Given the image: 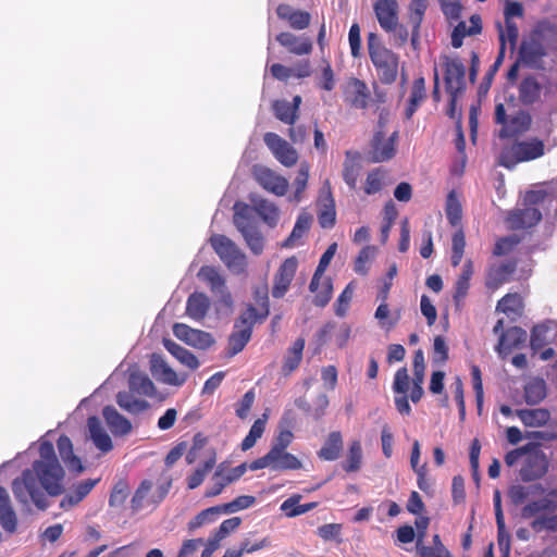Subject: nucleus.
<instances>
[{"mask_svg": "<svg viewBox=\"0 0 557 557\" xmlns=\"http://www.w3.org/2000/svg\"><path fill=\"white\" fill-rule=\"evenodd\" d=\"M39 460H35L32 469H25L22 475L12 482V491L17 502H33L39 509H46L44 488L49 495L58 496L63 492L64 470L55 455L54 446L49 441L39 445Z\"/></svg>", "mask_w": 557, "mask_h": 557, "instance_id": "1", "label": "nucleus"}, {"mask_svg": "<svg viewBox=\"0 0 557 557\" xmlns=\"http://www.w3.org/2000/svg\"><path fill=\"white\" fill-rule=\"evenodd\" d=\"M367 45L370 60L380 82L385 85L395 83L399 69V55L382 45L374 33L368 35Z\"/></svg>", "mask_w": 557, "mask_h": 557, "instance_id": "2", "label": "nucleus"}, {"mask_svg": "<svg viewBox=\"0 0 557 557\" xmlns=\"http://www.w3.org/2000/svg\"><path fill=\"white\" fill-rule=\"evenodd\" d=\"M545 154V144L537 137L516 140L505 146L499 154V164L512 170L517 164L536 160Z\"/></svg>", "mask_w": 557, "mask_h": 557, "instance_id": "3", "label": "nucleus"}, {"mask_svg": "<svg viewBox=\"0 0 557 557\" xmlns=\"http://www.w3.org/2000/svg\"><path fill=\"white\" fill-rule=\"evenodd\" d=\"M446 218L449 224L458 227L451 237L450 263L454 268L458 267L463 258L466 249V235L461 227L462 207L455 191H450L446 199Z\"/></svg>", "mask_w": 557, "mask_h": 557, "instance_id": "4", "label": "nucleus"}, {"mask_svg": "<svg viewBox=\"0 0 557 557\" xmlns=\"http://www.w3.org/2000/svg\"><path fill=\"white\" fill-rule=\"evenodd\" d=\"M234 224L242 233L247 246L255 255H259L263 250L264 240L260 231L256 225L252 214V209L249 205L244 202H236L234 205Z\"/></svg>", "mask_w": 557, "mask_h": 557, "instance_id": "5", "label": "nucleus"}, {"mask_svg": "<svg viewBox=\"0 0 557 557\" xmlns=\"http://www.w3.org/2000/svg\"><path fill=\"white\" fill-rule=\"evenodd\" d=\"M210 244L224 264L235 273H243L246 269V256L236 244L225 235L214 234L210 237Z\"/></svg>", "mask_w": 557, "mask_h": 557, "instance_id": "6", "label": "nucleus"}, {"mask_svg": "<svg viewBox=\"0 0 557 557\" xmlns=\"http://www.w3.org/2000/svg\"><path fill=\"white\" fill-rule=\"evenodd\" d=\"M518 91L519 100L524 106H532L536 103L541 98L542 91H544V96L546 98H550L554 101L557 100V83L548 81L544 86H542L532 75L523 77L519 84Z\"/></svg>", "mask_w": 557, "mask_h": 557, "instance_id": "7", "label": "nucleus"}, {"mask_svg": "<svg viewBox=\"0 0 557 557\" xmlns=\"http://www.w3.org/2000/svg\"><path fill=\"white\" fill-rule=\"evenodd\" d=\"M251 313H242L234 323L232 333L227 338V356L234 357L239 354L252 336L253 325L259 323L250 317Z\"/></svg>", "mask_w": 557, "mask_h": 557, "instance_id": "8", "label": "nucleus"}, {"mask_svg": "<svg viewBox=\"0 0 557 557\" xmlns=\"http://www.w3.org/2000/svg\"><path fill=\"white\" fill-rule=\"evenodd\" d=\"M445 89L451 96L453 104L457 102L458 96L466 88V67L458 59H446L444 64Z\"/></svg>", "mask_w": 557, "mask_h": 557, "instance_id": "9", "label": "nucleus"}, {"mask_svg": "<svg viewBox=\"0 0 557 557\" xmlns=\"http://www.w3.org/2000/svg\"><path fill=\"white\" fill-rule=\"evenodd\" d=\"M263 141L275 159L284 166L290 168L297 163L299 158L297 150L276 133H265Z\"/></svg>", "mask_w": 557, "mask_h": 557, "instance_id": "10", "label": "nucleus"}, {"mask_svg": "<svg viewBox=\"0 0 557 557\" xmlns=\"http://www.w3.org/2000/svg\"><path fill=\"white\" fill-rule=\"evenodd\" d=\"M252 174L256 182L264 190L278 197H282L287 193L288 181L275 171L263 165H255Z\"/></svg>", "mask_w": 557, "mask_h": 557, "instance_id": "11", "label": "nucleus"}, {"mask_svg": "<svg viewBox=\"0 0 557 557\" xmlns=\"http://www.w3.org/2000/svg\"><path fill=\"white\" fill-rule=\"evenodd\" d=\"M516 270L517 262L515 260L488 263L485 273V287L491 292L497 290L510 281Z\"/></svg>", "mask_w": 557, "mask_h": 557, "instance_id": "12", "label": "nucleus"}, {"mask_svg": "<svg viewBox=\"0 0 557 557\" xmlns=\"http://www.w3.org/2000/svg\"><path fill=\"white\" fill-rule=\"evenodd\" d=\"M398 132L395 131L388 138H385L383 131H377L371 140L370 160L374 163L386 162L396 154V139Z\"/></svg>", "mask_w": 557, "mask_h": 557, "instance_id": "13", "label": "nucleus"}, {"mask_svg": "<svg viewBox=\"0 0 557 557\" xmlns=\"http://www.w3.org/2000/svg\"><path fill=\"white\" fill-rule=\"evenodd\" d=\"M548 471V460L544 451L537 448L527 454L525 460L521 467L520 475L524 482L534 481L544 476Z\"/></svg>", "mask_w": 557, "mask_h": 557, "instance_id": "14", "label": "nucleus"}, {"mask_svg": "<svg viewBox=\"0 0 557 557\" xmlns=\"http://www.w3.org/2000/svg\"><path fill=\"white\" fill-rule=\"evenodd\" d=\"M173 334L180 341L197 349H208L215 343L210 333L193 329L185 323H175L173 325Z\"/></svg>", "mask_w": 557, "mask_h": 557, "instance_id": "15", "label": "nucleus"}, {"mask_svg": "<svg viewBox=\"0 0 557 557\" xmlns=\"http://www.w3.org/2000/svg\"><path fill=\"white\" fill-rule=\"evenodd\" d=\"M247 471V463L226 469L225 462L220 463L212 476V487L206 493L207 496L213 497L222 493L225 486L242 478Z\"/></svg>", "mask_w": 557, "mask_h": 557, "instance_id": "16", "label": "nucleus"}, {"mask_svg": "<svg viewBox=\"0 0 557 557\" xmlns=\"http://www.w3.org/2000/svg\"><path fill=\"white\" fill-rule=\"evenodd\" d=\"M150 372L152 376L164 384L181 386L186 382V375L180 376L159 354L150 356Z\"/></svg>", "mask_w": 557, "mask_h": 557, "instance_id": "17", "label": "nucleus"}, {"mask_svg": "<svg viewBox=\"0 0 557 557\" xmlns=\"http://www.w3.org/2000/svg\"><path fill=\"white\" fill-rule=\"evenodd\" d=\"M370 96V90L363 81L357 77L348 79L346 88L344 89V98L350 107L356 109H367Z\"/></svg>", "mask_w": 557, "mask_h": 557, "instance_id": "18", "label": "nucleus"}, {"mask_svg": "<svg viewBox=\"0 0 557 557\" xmlns=\"http://www.w3.org/2000/svg\"><path fill=\"white\" fill-rule=\"evenodd\" d=\"M297 265L298 262L295 257L285 259L280 265L274 276V284L272 287V296L274 298H282L286 294L295 276Z\"/></svg>", "mask_w": 557, "mask_h": 557, "instance_id": "19", "label": "nucleus"}, {"mask_svg": "<svg viewBox=\"0 0 557 557\" xmlns=\"http://www.w3.org/2000/svg\"><path fill=\"white\" fill-rule=\"evenodd\" d=\"M373 11L381 28L385 33H391L398 21L397 0H376L373 3Z\"/></svg>", "mask_w": 557, "mask_h": 557, "instance_id": "20", "label": "nucleus"}, {"mask_svg": "<svg viewBox=\"0 0 557 557\" xmlns=\"http://www.w3.org/2000/svg\"><path fill=\"white\" fill-rule=\"evenodd\" d=\"M276 15L295 30H304L308 28L311 22V14L309 12L295 9L287 3H281L277 5Z\"/></svg>", "mask_w": 557, "mask_h": 557, "instance_id": "21", "label": "nucleus"}, {"mask_svg": "<svg viewBox=\"0 0 557 557\" xmlns=\"http://www.w3.org/2000/svg\"><path fill=\"white\" fill-rule=\"evenodd\" d=\"M275 40L287 51L295 55H308L312 52V41L307 36H297L290 32H282Z\"/></svg>", "mask_w": 557, "mask_h": 557, "instance_id": "22", "label": "nucleus"}, {"mask_svg": "<svg viewBox=\"0 0 557 557\" xmlns=\"http://www.w3.org/2000/svg\"><path fill=\"white\" fill-rule=\"evenodd\" d=\"M253 300L256 306L249 304L243 313H251L255 321L262 323L270 313L269 288L267 283H262L253 288Z\"/></svg>", "mask_w": 557, "mask_h": 557, "instance_id": "23", "label": "nucleus"}, {"mask_svg": "<svg viewBox=\"0 0 557 557\" xmlns=\"http://www.w3.org/2000/svg\"><path fill=\"white\" fill-rule=\"evenodd\" d=\"M542 220V213L536 207L517 209L509 213L507 219L512 230H523L535 226Z\"/></svg>", "mask_w": 557, "mask_h": 557, "instance_id": "24", "label": "nucleus"}, {"mask_svg": "<svg viewBox=\"0 0 557 557\" xmlns=\"http://www.w3.org/2000/svg\"><path fill=\"white\" fill-rule=\"evenodd\" d=\"M102 417L112 432L116 437L126 436L132 432L131 421L121 414L113 406H106L102 409Z\"/></svg>", "mask_w": 557, "mask_h": 557, "instance_id": "25", "label": "nucleus"}, {"mask_svg": "<svg viewBox=\"0 0 557 557\" xmlns=\"http://www.w3.org/2000/svg\"><path fill=\"white\" fill-rule=\"evenodd\" d=\"M249 200L252 205L250 206L252 213L256 212L268 225H276L280 213L278 208L273 202L257 194H251Z\"/></svg>", "mask_w": 557, "mask_h": 557, "instance_id": "26", "label": "nucleus"}, {"mask_svg": "<svg viewBox=\"0 0 557 557\" xmlns=\"http://www.w3.org/2000/svg\"><path fill=\"white\" fill-rule=\"evenodd\" d=\"M532 116L529 112L520 110L509 117V122L499 131V138H511L521 135L530 129Z\"/></svg>", "mask_w": 557, "mask_h": 557, "instance_id": "27", "label": "nucleus"}, {"mask_svg": "<svg viewBox=\"0 0 557 557\" xmlns=\"http://www.w3.org/2000/svg\"><path fill=\"white\" fill-rule=\"evenodd\" d=\"M89 435L95 446L102 453H109L113 449V443L110 435L102 428L99 418L89 417L87 420Z\"/></svg>", "mask_w": 557, "mask_h": 557, "instance_id": "28", "label": "nucleus"}, {"mask_svg": "<svg viewBox=\"0 0 557 557\" xmlns=\"http://www.w3.org/2000/svg\"><path fill=\"white\" fill-rule=\"evenodd\" d=\"M527 339V332L520 326H512L499 336L496 350L499 355L508 354L513 348H518Z\"/></svg>", "mask_w": 557, "mask_h": 557, "instance_id": "29", "label": "nucleus"}, {"mask_svg": "<svg viewBox=\"0 0 557 557\" xmlns=\"http://www.w3.org/2000/svg\"><path fill=\"white\" fill-rule=\"evenodd\" d=\"M210 309V300L203 293L195 292L189 295L186 301V314L195 320L201 321Z\"/></svg>", "mask_w": 557, "mask_h": 557, "instance_id": "30", "label": "nucleus"}, {"mask_svg": "<svg viewBox=\"0 0 557 557\" xmlns=\"http://www.w3.org/2000/svg\"><path fill=\"white\" fill-rule=\"evenodd\" d=\"M473 273V261L471 259H468L463 263L461 273L458 275L455 282L453 299L456 305H458L468 295L470 288V281Z\"/></svg>", "mask_w": 557, "mask_h": 557, "instance_id": "31", "label": "nucleus"}, {"mask_svg": "<svg viewBox=\"0 0 557 557\" xmlns=\"http://www.w3.org/2000/svg\"><path fill=\"white\" fill-rule=\"evenodd\" d=\"M57 446L60 457L62 458V460L64 461L70 471H75L79 473L84 470L81 459L73 453V444L69 436L60 435V437L57 441Z\"/></svg>", "mask_w": 557, "mask_h": 557, "instance_id": "32", "label": "nucleus"}, {"mask_svg": "<svg viewBox=\"0 0 557 557\" xmlns=\"http://www.w3.org/2000/svg\"><path fill=\"white\" fill-rule=\"evenodd\" d=\"M523 300L518 293H508L500 298L496 311L505 313L511 320L520 317L523 312Z\"/></svg>", "mask_w": 557, "mask_h": 557, "instance_id": "33", "label": "nucleus"}, {"mask_svg": "<svg viewBox=\"0 0 557 557\" xmlns=\"http://www.w3.org/2000/svg\"><path fill=\"white\" fill-rule=\"evenodd\" d=\"M342 450L343 436L339 431H333L318 451V457L322 460L334 461L339 458Z\"/></svg>", "mask_w": 557, "mask_h": 557, "instance_id": "34", "label": "nucleus"}, {"mask_svg": "<svg viewBox=\"0 0 557 557\" xmlns=\"http://www.w3.org/2000/svg\"><path fill=\"white\" fill-rule=\"evenodd\" d=\"M98 481V479H87L79 482L69 494L63 497L60 504L61 507L70 508L79 504L91 492Z\"/></svg>", "mask_w": 557, "mask_h": 557, "instance_id": "35", "label": "nucleus"}, {"mask_svg": "<svg viewBox=\"0 0 557 557\" xmlns=\"http://www.w3.org/2000/svg\"><path fill=\"white\" fill-rule=\"evenodd\" d=\"M163 346L175 359H177L182 364L186 366L190 370H196L199 367L197 357L191 351L178 345L174 341L170 338H163Z\"/></svg>", "mask_w": 557, "mask_h": 557, "instance_id": "36", "label": "nucleus"}, {"mask_svg": "<svg viewBox=\"0 0 557 557\" xmlns=\"http://www.w3.org/2000/svg\"><path fill=\"white\" fill-rule=\"evenodd\" d=\"M306 342L302 337L297 338L293 345L287 349L284 357L282 372L284 375H289L300 364L302 360V352L305 349Z\"/></svg>", "mask_w": 557, "mask_h": 557, "instance_id": "37", "label": "nucleus"}, {"mask_svg": "<svg viewBox=\"0 0 557 557\" xmlns=\"http://www.w3.org/2000/svg\"><path fill=\"white\" fill-rule=\"evenodd\" d=\"M525 426L539 428L545 425L550 419V412L544 408L519 409L516 411Z\"/></svg>", "mask_w": 557, "mask_h": 557, "instance_id": "38", "label": "nucleus"}, {"mask_svg": "<svg viewBox=\"0 0 557 557\" xmlns=\"http://www.w3.org/2000/svg\"><path fill=\"white\" fill-rule=\"evenodd\" d=\"M115 398L120 408L132 414L140 413L149 408L148 401L136 398L131 392H119Z\"/></svg>", "mask_w": 557, "mask_h": 557, "instance_id": "39", "label": "nucleus"}, {"mask_svg": "<svg viewBox=\"0 0 557 557\" xmlns=\"http://www.w3.org/2000/svg\"><path fill=\"white\" fill-rule=\"evenodd\" d=\"M496 28L498 30L499 47L504 44V51H506V45L509 44L510 49H515L519 38L517 24L513 21L505 20L504 25L502 22H496Z\"/></svg>", "mask_w": 557, "mask_h": 557, "instance_id": "40", "label": "nucleus"}, {"mask_svg": "<svg viewBox=\"0 0 557 557\" xmlns=\"http://www.w3.org/2000/svg\"><path fill=\"white\" fill-rule=\"evenodd\" d=\"M216 463V453L211 450L210 457L198 467L193 474L187 478V486L189 490H195L202 484L207 474L214 468Z\"/></svg>", "mask_w": 557, "mask_h": 557, "instance_id": "41", "label": "nucleus"}, {"mask_svg": "<svg viewBox=\"0 0 557 557\" xmlns=\"http://www.w3.org/2000/svg\"><path fill=\"white\" fill-rule=\"evenodd\" d=\"M546 397V384L543 379L534 377L524 386V400L529 405H537Z\"/></svg>", "mask_w": 557, "mask_h": 557, "instance_id": "42", "label": "nucleus"}, {"mask_svg": "<svg viewBox=\"0 0 557 557\" xmlns=\"http://www.w3.org/2000/svg\"><path fill=\"white\" fill-rule=\"evenodd\" d=\"M519 54L525 63L535 64L546 55V51L540 41L531 40L522 42Z\"/></svg>", "mask_w": 557, "mask_h": 557, "instance_id": "43", "label": "nucleus"}, {"mask_svg": "<svg viewBox=\"0 0 557 557\" xmlns=\"http://www.w3.org/2000/svg\"><path fill=\"white\" fill-rule=\"evenodd\" d=\"M358 158V153L346 151V160L343 163V178L351 189L356 188L359 176L360 165L357 162Z\"/></svg>", "mask_w": 557, "mask_h": 557, "instance_id": "44", "label": "nucleus"}, {"mask_svg": "<svg viewBox=\"0 0 557 557\" xmlns=\"http://www.w3.org/2000/svg\"><path fill=\"white\" fill-rule=\"evenodd\" d=\"M362 466V447L359 441H352L349 444L348 451L345 461L342 463V468L350 473L357 472Z\"/></svg>", "mask_w": 557, "mask_h": 557, "instance_id": "45", "label": "nucleus"}, {"mask_svg": "<svg viewBox=\"0 0 557 557\" xmlns=\"http://www.w3.org/2000/svg\"><path fill=\"white\" fill-rule=\"evenodd\" d=\"M272 470L274 471L298 470L302 467L301 461L286 450L272 454Z\"/></svg>", "mask_w": 557, "mask_h": 557, "instance_id": "46", "label": "nucleus"}, {"mask_svg": "<svg viewBox=\"0 0 557 557\" xmlns=\"http://www.w3.org/2000/svg\"><path fill=\"white\" fill-rule=\"evenodd\" d=\"M425 98V81L423 77L416 78L411 87V94L406 108V117L411 119L418 107Z\"/></svg>", "mask_w": 557, "mask_h": 557, "instance_id": "47", "label": "nucleus"}, {"mask_svg": "<svg viewBox=\"0 0 557 557\" xmlns=\"http://www.w3.org/2000/svg\"><path fill=\"white\" fill-rule=\"evenodd\" d=\"M337 245L336 243H333L327 247V249L324 251V253L321 256L319 264L313 273V276L311 278L309 289L310 292H315L318 289V286H320V281L323 276V273L325 272L326 268L329 267L331 260L333 259L335 252H336Z\"/></svg>", "mask_w": 557, "mask_h": 557, "instance_id": "48", "label": "nucleus"}, {"mask_svg": "<svg viewBox=\"0 0 557 557\" xmlns=\"http://www.w3.org/2000/svg\"><path fill=\"white\" fill-rule=\"evenodd\" d=\"M375 319L379 321L381 327L389 331L394 329L400 320V309L396 310L391 315L387 302H381L374 313Z\"/></svg>", "mask_w": 557, "mask_h": 557, "instance_id": "49", "label": "nucleus"}, {"mask_svg": "<svg viewBox=\"0 0 557 557\" xmlns=\"http://www.w3.org/2000/svg\"><path fill=\"white\" fill-rule=\"evenodd\" d=\"M272 109L275 117L285 124L294 125L298 119L295 107H292V103L287 100H275L272 104Z\"/></svg>", "mask_w": 557, "mask_h": 557, "instance_id": "50", "label": "nucleus"}, {"mask_svg": "<svg viewBox=\"0 0 557 557\" xmlns=\"http://www.w3.org/2000/svg\"><path fill=\"white\" fill-rule=\"evenodd\" d=\"M198 276L209 284L212 292L224 293L225 280L215 268L209 265L201 267Z\"/></svg>", "mask_w": 557, "mask_h": 557, "instance_id": "51", "label": "nucleus"}, {"mask_svg": "<svg viewBox=\"0 0 557 557\" xmlns=\"http://www.w3.org/2000/svg\"><path fill=\"white\" fill-rule=\"evenodd\" d=\"M311 222L312 216L309 213H300L296 220L289 237L286 239L284 245L286 247H293L295 242L301 238L310 230Z\"/></svg>", "mask_w": 557, "mask_h": 557, "instance_id": "52", "label": "nucleus"}, {"mask_svg": "<svg viewBox=\"0 0 557 557\" xmlns=\"http://www.w3.org/2000/svg\"><path fill=\"white\" fill-rule=\"evenodd\" d=\"M550 330L549 323H541L533 326L531 330L530 346L534 352L541 350L550 342L548 337Z\"/></svg>", "mask_w": 557, "mask_h": 557, "instance_id": "53", "label": "nucleus"}, {"mask_svg": "<svg viewBox=\"0 0 557 557\" xmlns=\"http://www.w3.org/2000/svg\"><path fill=\"white\" fill-rule=\"evenodd\" d=\"M268 416L264 413L262 418L257 419L251 425L249 433L243 440L240 447L242 450L246 451L252 448L256 442L263 435L265 430Z\"/></svg>", "mask_w": 557, "mask_h": 557, "instance_id": "54", "label": "nucleus"}, {"mask_svg": "<svg viewBox=\"0 0 557 557\" xmlns=\"http://www.w3.org/2000/svg\"><path fill=\"white\" fill-rule=\"evenodd\" d=\"M129 388L133 392L149 397L156 394V386L146 374H132L129 377Z\"/></svg>", "mask_w": 557, "mask_h": 557, "instance_id": "55", "label": "nucleus"}, {"mask_svg": "<svg viewBox=\"0 0 557 557\" xmlns=\"http://www.w3.org/2000/svg\"><path fill=\"white\" fill-rule=\"evenodd\" d=\"M271 546V541L269 537H263L260 541H257L255 546H249V540L245 539L242 543L238 549L235 548H228L224 553L222 557H242L244 554H251L257 550L267 548Z\"/></svg>", "mask_w": 557, "mask_h": 557, "instance_id": "56", "label": "nucleus"}, {"mask_svg": "<svg viewBox=\"0 0 557 557\" xmlns=\"http://www.w3.org/2000/svg\"><path fill=\"white\" fill-rule=\"evenodd\" d=\"M385 172L381 168L370 171L367 175L363 190L367 195H374L381 191Z\"/></svg>", "mask_w": 557, "mask_h": 557, "instance_id": "57", "label": "nucleus"}, {"mask_svg": "<svg viewBox=\"0 0 557 557\" xmlns=\"http://www.w3.org/2000/svg\"><path fill=\"white\" fill-rule=\"evenodd\" d=\"M313 297V305L320 308H324L331 300L333 295V284L330 277H325L321 283V289H317Z\"/></svg>", "mask_w": 557, "mask_h": 557, "instance_id": "58", "label": "nucleus"}, {"mask_svg": "<svg viewBox=\"0 0 557 557\" xmlns=\"http://www.w3.org/2000/svg\"><path fill=\"white\" fill-rule=\"evenodd\" d=\"M428 9V0H411L409 3V23L420 27Z\"/></svg>", "mask_w": 557, "mask_h": 557, "instance_id": "59", "label": "nucleus"}, {"mask_svg": "<svg viewBox=\"0 0 557 557\" xmlns=\"http://www.w3.org/2000/svg\"><path fill=\"white\" fill-rule=\"evenodd\" d=\"M309 178V165L302 163L298 170V174L294 181L295 191L290 200L299 202L301 200V194L305 191Z\"/></svg>", "mask_w": 557, "mask_h": 557, "instance_id": "60", "label": "nucleus"}, {"mask_svg": "<svg viewBox=\"0 0 557 557\" xmlns=\"http://www.w3.org/2000/svg\"><path fill=\"white\" fill-rule=\"evenodd\" d=\"M256 503V497L250 495H242L234 500L221 505L223 513H232L251 507Z\"/></svg>", "mask_w": 557, "mask_h": 557, "instance_id": "61", "label": "nucleus"}, {"mask_svg": "<svg viewBox=\"0 0 557 557\" xmlns=\"http://www.w3.org/2000/svg\"><path fill=\"white\" fill-rule=\"evenodd\" d=\"M152 488V482L149 480H144L136 492L134 493L132 500H131V507L134 512L139 511L144 507V502L147 498L149 492Z\"/></svg>", "mask_w": 557, "mask_h": 557, "instance_id": "62", "label": "nucleus"}, {"mask_svg": "<svg viewBox=\"0 0 557 557\" xmlns=\"http://www.w3.org/2000/svg\"><path fill=\"white\" fill-rule=\"evenodd\" d=\"M354 287L352 283H349L345 289L338 296L335 302V313L338 317H345L352 299Z\"/></svg>", "mask_w": 557, "mask_h": 557, "instance_id": "63", "label": "nucleus"}, {"mask_svg": "<svg viewBox=\"0 0 557 557\" xmlns=\"http://www.w3.org/2000/svg\"><path fill=\"white\" fill-rule=\"evenodd\" d=\"M532 530L536 533L544 530L557 531V515L539 516L530 523Z\"/></svg>", "mask_w": 557, "mask_h": 557, "instance_id": "64", "label": "nucleus"}]
</instances>
